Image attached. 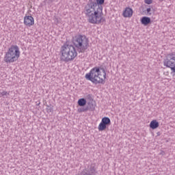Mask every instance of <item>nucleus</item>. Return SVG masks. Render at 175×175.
Instances as JSON below:
<instances>
[{
  "label": "nucleus",
  "mask_w": 175,
  "mask_h": 175,
  "mask_svg": "<svg viewBox=\"0 0 175 175\" xmlns=\"http://www.w3.org/2000/svg\"><path fill=\"white\" fill-rule=\"evenodd\" d=\"M103 5L105 0H96L88 3L84 9V13L90 24L99 25L105 21L103 18Z\"/></svg>",
  "instance_id": "1"
},
{
  "label": "nucleus",
  "mask_w": 175,
  "mask_h": 175,
  "mask_svg": "<svg viewBox=\"0 0 175 175\" xmlns=\"http://www.w3.org/2000/svg\"><path fill=\"white\" fill-rule=\"evenodd\" d=\"M85 77L94 84H105L107 79L106 70L100 67H94L85 75Z\"/></svg>",
  "instance_id": "2"
},
{
  "label": "nucleus",
  "mask_w": 175,
  "mask_h": 175,
  "mask_svg": "<svg viewBox=\"0 0 175 175\" xmlns=\"http://www.w3.org/2000/svg\"><path fill=\"white\" fill-rule=\"evenodd\" d=\"M59 55L60 61L70 62L77 57V51L75 46L64 44L60 48Z\"/></svg>",
  "instance_id": "3"
},
{
  "label": "nucleus",
  "mask_w": 175,
  "mask_h": 175,
  "mask_svg": "<svg viewBox=\"0 0 175 175\" xmlns=\"http://www.w3.org/2000/svg\"><path fill=\"white\" fill-rule=\"evenodd\" d=\"M20 55H21L20 47L17 45H12L5 53L4 61L7 64H13V62L18 61Z\"/></svg>",
  "instance_id": "4"
},
{
  "label": "nucleus",
  "mask_w": 175,
  "mask_h": 175,
  "mask_svg": "<svg viewBox=\"0 0 175 175\" xmlns=\"http://www.w3.org/2000/svg\"><path fill=\"white\" fill-rule=\"evenodd\" d=\"M74 45L79 53H84L88 49V39L83 36H78L74 40Z\"/></svg>",
  "instance_id": "5"
},
{
  "label": "nucleus",
  "mask_w": 175,
  "mask_h": 175,
  "mask_svg": "<svg viewBox=\"0 0 175 175\" xmlns=\"http://www.w3.org/2000/svg\"><path fill=\"white\" fill-rule=\"evenodd\" d=\"M163 65L171 70L172 73L175 75V53H169L163 60Z\"/></svg>",
  "instance_id": "6"
},
{
  "label": "nucleus",
  "mask_w": 175,
  "mask_h": 175,
  "mask_svg": "<svg viewBox=\"0 0 175 175\" xmlns=\"http://www.w3.org/2000/svg\"><path fill=\"white\" fill-rule=\"evenodd\" d=\"M111 124V121L110 120V118L108 117H104L102 118L101 122L98 124V130L99 132H103V131H106V128L109 126Z\"/></svg>",
  "instance_id": "7"
},
{
  "label": "nucleus",
  "mask_w": 175,
  "mask_h": 175,
  "mask_svg": "<svg viewBox=\"0 0 175 175\" xmlns=\"http://www.w3.org/2000/svg\"><path fill=\"white\" fill-rule=\"evenodd\" d=\"M23 23L25 27H32V25H35V18L31 15H25L23 18Z\"/></svg>",
  "instance_id": "8"
},
{
  "label": "nucleus",
  "mask_w": 175,
  "mask_h": 175,
  "mask_svg": "<svg viewBox=\"0 0 175 175\" xmlns=\"http://www.w3.org/2000/svg\"><path fill=\"white\" fill-rule=\"evenodd\" d=\"M141 24L144 26L148 25V24H151V18L148 16L142 17L141 18Z\"/></svg>",
  "instance_id": "9"
},
{
  "label": "nucleus",
  "mask_w": 175,
  "mask_h": 175,
  "mask_svg": "<svg viewBox=\"0 0 175 175\" xmlns=\"http://www.w3.org/2000/svg\"><path fill=\"white\" fill-rule=\"evenodd\" d=\"M149 126L151 129H157L159 127V122L157 120H153L150 122Z\"/></svg>",
  "instance_id": "10"
},
{
  "label": "nucleus",
  "mask_w": 175,
  "mask_h": 175,
  "mask_svg": "<svg viewBox=\"0 0 175 175\" xmlns=\"http://www.w3.org/2000/svg\"><path fill=\"white\" fill-rule=\"evenodd\" d=\"M122 14L123 17H131V16H132V9L126 8Z\"/></svg>",
  "instance_id": "11"
},
{
  "label": "nucleus",
  "mask_w": 175,
  "mask_h": 175,
  "mask_svg": "<svg viewBox=\"0 0 175 175\" xmlns=\"http://www.w3.org/2000/svg\"><path fill=\"white\" fill-rule=\"evenodd\" d=\"M78 105L80 107H84L87 105V100L85 98H80L78 100Z\"/></svg>",
  "instance_id": "12"
},
{
  "label": "nucleus",
  "mask_w": 175,
  "mask_h": 175,
  "mask_svg": "<svg viewBox=\"0 0 175 175\" xmlns=\"http://www.w3.org/2000/svg\"><path fill=\"white\" fill-rule=\"evenodd\" d=\"M144 2H145L147 5H151V3H152V0H144Z\"/></svg>",
  "instance_id": "13"
},
{
  "label": "nucleus",
  "mask_w": 175,
  "mask_h": 175,
  "mask_svg": "<svg viewBox=\"0 0 175 175\" xmlns=\"http://www.w3.org/2000/svg\"><path fill=\"white\" fill-rule=\"evenodd\" d=\"M1 95L2 96H6V95H9V93H8V92H3L1 93Z\"/></svg>",
  "instance_id": "14"
},
{
  "label": "nucleus",
  "mask_w": 175,
  "mask_h": 175,
  "mask_svg": "<svg viewBox=\"0 0 175 175\" xmlns=\"http://www.w3.org/2000/svg\"><path fill=\"white\" fill-rule=\"evenodd\" d=\"M146 10H147V12L148 13V12H151V8H148Z\"/></svg>",
  "instance_id": "15"
},
{
  "label": "nucleus",
  "mask_w": 175,
  "mask_h": 175,
  "mask_svg": "<svg viewBox=\"0 0 175 175\" xmlns=\"http://www.w3.org/2000/svg\"><path fill=\"white\" fill-rule=\"evenodd\" d=\"M85 111V110H84V109H83V110H81V111Z\"/></svg>",
  "instance_id": "16"
}]
</instances>
